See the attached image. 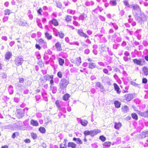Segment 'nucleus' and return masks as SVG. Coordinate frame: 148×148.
Here are the masks:
<instances>
[{
	"label": "nucleus",
	"instance_id": "obj_23",
	"mask_svg": "<svg viewBox=\"0 0 148 148\" xmlns=\"http://www.w3.org/2000/svg\"><path fill=\"white\" fill-rule=\"evenodd\" d=\"M18 23L20 26H25L27 25L26 21L24 20H20L19 21Z\"/></svg>",
	"mask_w": 148,
	"mask_h": 148
},
{
	"label": "nucleus",
	"instance_id": "obj_5",
	"mask_svg": "<svg viewBox=\"0 0 148 148\" xmlns=\"http://www.w3.org/2000/svg\"><path fill=\"white\" fill-rule=\"evenodd\" d=\"M23 59L21 56L16 57L14 60L15 63L17 66L21 65L23 63Z\"/></svg>",
	"mask_w": 148,
	"mask_h": 148
},
{
	"label": "nucleus",
	"instance_id": "obj_41",
	"mask_svg": "<svg viewBox=\"0 0 148 148\" xmlns=\"http://www.w3.org/2000/svg\"><path fill=\"white\" fill-rule=\"evenodd\" d=\"M109 25H112L113 27L116 29H117L118 28V27L116 23H109Z\"/></svg>",
	"mask_w": 148,
	"mask_h": 148
},
{
	"label": "nucleus",
	"instance_id": "obj_42",
	"mask_svg": "<svg viewBox=\"0 0 148 148\" xmlns=\"http://www.w3.org/2000/svg\"><path fill=\"white\" fill-rule=\"evenodd\" d=\"M107 49L108 53L109 55H110V56L114 55V54L112 52V50H111L109 48V47H107Z\"/></svg>",
	"mask_w": 148,
	"mask_h": 148
},
{
	"label": "nucleus",
	"instance_id": "obj_11",
	"mask_svg": "<svg viewBox=\"0 0 148 148\" xmlns=\"http://www.w3.org/2000/svg\"><path fill=\"white\" fill-rule=\"evenodd\" d=\"M77 33L78 34L82 37H84L85 38H88L89 36L86 33H84L82 30H77Z\"/></svg>",
	"mask_w": 148,
	"mask_h": 148
},
{
	"label": "nucleus",
	"instance_id": "obj_46",
	"mask_svg": "<svg viewBox=\"0 0 148 148\" xmlns=\"http://www.w3.org/2000/svg\"><path fill=\"white\" fill-rule=\"evenodd\" d=\"M39 131L42 133H44L45 132L46 130L44 127H40L39 129Z\"/></svg>",
	"mask_w": 148,
	"mask_h": 148
},
{
	"label": "nucleus",
	"instance_id": "obj_24",
	"mask_svg": "<svg viewBox=\"0 0 148 148\" xmlns=\"http://www.w3.org/2000/svg\"><path fill=\"white\" fill-rule=\"evenodd\" d=\"M45 37L48 40H50L52 38V35L50 34L47 31L45 32Z\"/></svg>",
	"mask_w": 148,
	"mask_h": 148
},
{
	"label": "nucleus",
	"instance_id": "obj_35",
	"mask_svg": "<svg viewBox=\"0 0 148 148\" xmlns=\"http://www.w3.org/2000/svg\"><path fill=\"white\" fill-rule=\"evenodd\" d=\"M143 70L145 75L147 76L148 75V69L146 67H143Z\"/></svg>",
	"mask_w": 148,
	"mask_h": 148
},
{
	"label": "nucleus",
	"instance_id": "obj_51",
	"mask_svg": "<svg viewBox=\"0 0 148 148\" xmlns=\"http://www.w3.org/2000/svg\"><path fill=\"white\" fill-rule=\"evenodd\" d=\"M11 12L10 10L8 9H6L4 11V14L5 15H9Z\"/></svg>",
	"mask_w": 148,
	"mask_h": 148
},
{
	"label": "nucleus",
	"instance_id": "obj_19",
	"mask_svg": "<svg viewBox=\"0 0 148 148\" xmlns=\"http://www.w3.org/2000/svg\"><path fill=\"white\" fill-rule=\"evenodd\" d=\"M12 55L11 52L8 51L7 52L5 55V59L7 60H9L12 56Z\"/></svg>",
	"mask_w": 148,
	"mask_h": 148
},
{
	"label": "nucleus",
	"instance_id": "obj_60",
	"mask_svg": "<svg viewBox=\"0 0 148 148\" xmlns=\"http://www.w3.org/2000/svg\"><path fill=\"white\" fill-rule=\"evenodd\" d=\"M55 103L59 109L61 108L60 104V102L58 101H56L55 102Z\"/></svg>",
	"mask_w": 148,
	"mask_h": 148
},
{
	"label": "nucleus",
	"instance_id": "obj_33",
	"mask_svg": "<svg viewBox=\"0 0 148 148\" xmlns=\"http://www.w3.org/2000/svg\"><path fill=\"white\" fill-rule=\"evenodd\" d=\"M80 122L81 124L84 126H86L88 123V121L86 120H82V119L80 120Z\"/></svg>",
	"mask_w": 148,
	"mask_h": 148
},
{
	"label": "nucleus",
	"instance_id": "obj_63",
	"mask_svg": "<svg viewBox=\"0 0 148 148\" xmlns=\"http://www.w3.org/2000/svg\"><path fill=\"white\" fill-rule=\"evenodd\" d=\"M58 76L60 78H61L62 77V73L61 71H59L57 74Z\"/></svg>",
	"mask_w": 148,
	"mask_h": 148
},
{
	"label": "nucleus",
	"instance_id": "obj_53",
	"mask_svg": "<svg viewBox=\"0 0 148 148\" xmlns=\"http://www.w3.org/2000/svg\"><path fill=\"white\" fill-rule=\"evenodd\" d=\"M84 134L85 136L87 135H90L91 136L90 131H89L88 130H86L84 132Z\"/></svg>",
	"mask_w": 148,
	"mask_h": 148
},
{
	"label": "nucleus",
	"instance_id": "obj_14",
	"mask_svg": "<svg viewBox=\"0 0 148 148\" xmlns=\"http://www.w3.org/2000/svg\"><path fill=\"white\" fill-rule=\"evenodd\" d=\"M137 113L139 115L141 116L145 117H148V110L144 112H141L140 111H138Z\"/></svg>",
	"mask_w": 148,
	"mask_h": 148
},
{
	"label": "nucleus",
	"instance_id": "obj_49",
	"mask_svg": "<svg viewBox=\"0 0 148 148\" xmlns=\"http://www.w3.org/2000/svg\"><path fill=\"white\" fill-rule=\"evenodd\" d=\"M99 18L102 21H106V18L102 15H99L98 16Z\"/></svg>",
	"mask_w": 148,
	"mask_h": 148
},
{
	"label": "nucleus",
	"instance_id": "obj_31",
	"mask_svg": "<svg viewBox=\"0 0 148 148\" xmlns=\"http://www.w3.org/2000/svg\"><path fill=\"white\" fill-rule=\"evenodd\" d=\"M68 147H71L72 148H75L76 146V145L73 142H69L68 144Z\"/></svg>",
	"mask_w": 148,
	"mask_h": 148
},
{
	"label": "nucleus",
	"instance_id": "obj_39",
	"mask_svg": "<svg viewBox=\"0 0 148 148\" xmlns=\"http://www.w3.org/2000/svg\"><path fill=\"white\" fill-rule=\"evenodd\" d=\"M58 61L59 64L61 66L63 65L64 62V60L60 58H58Z\"/></svg>",
	"mask_w": 148,
	"mask_h": 148
},
{
	"label": "nucleus",
	"instance_id": "obj_20",
	"mask_svg": "<svg viewBox=\"0 0 148 148\" xmlns=\"http://www.w3.org/2000/svg\"><path fill=\"white\" fill-rule=\"evenodd\" d=\"M73 140L75 141V142L78 144H82L83 143L82 140L79 138H73Z\"/></svg>",
	"mask_w": 148,
	"mask_h": 148
},
{
	"label": "nucleus",
	"instance_id": "obj_1",
	"mask_svg": "<svg viewBox=\"0 0 148 148\" xmlns=\"http://www.w3.org/2000/svg\"><path fill=\"white\" fill-rule=\"evenodd\" d=\"M69 83L68 80L65 78H63L61 79L59 83V89L60 93L62 94L65 93L64 90H65Z\"/></svg>",
	"mask_w": 148,
	"mask_h": 148
},
{
	"label": "nucleus",
	"instance_id": "obj_34",
	"mask_svg": "<svg viewBox=\"0 0 148 148\" xmlns=\"http://www.w3.org/2000/svg\"><path fill=\"white\" fill-rule=\"evenodd\" d=\"M85 4L86 6H92L94 4V2L92 1H87L86 2Z\"/></svg>",
	"mask_w": 148,
	"mask_h": 148
},
{
	"label": "nucleus",
	"instance_id": "obj_10",
	"mask_svg": "<svg viewBox=\"0 0 148 148\" xmlns=\"http://www.w3.org/2000/svg\"><path fill=\"white\" fill-rule=\"evenodd\" d=\"M38 42L44 49L47 48V42L42 38H40L38 40Z\"/></svg>",
	"mask_w": 148,
	"mask_h": 148
},
{
	"label": "nucleus",
	"instance_id": "obj_32",
	"mask_svg": "<svg viewBox=\"0 0 148 148\" xmlns=\"http://www.w3.org/2000/svg\"><path fill=\"white\" fill-rule=\"evenodd\" d=\"M36 22L37 24L38 25L40 28L42 29V24L40 22V20L39 18H37L36 19Z\"/></svg>",
	"mask_w": 148,
	"mask_h": 148
},
{
	"label": "nucleus",
	"instance_id": "obj_50",
	"mask_svg": "<svg viewBox=\"0 0 148 148\" xmlns=\"http://www.w3.org/2000/svg\"><path fill=\"white\" fill-rule=\"evenodd\" d=\"M110 4L112 6L116 5V0H112L110 1Z\"/></svg>",
	"mask_w": 148,
	"mask_h": 148
},
{
	"label": "nucleus",
	"instance_id": "obj_4",
	"mask_svg": "<svg viewBox=\"0 0 148 148\" xmlns=\"http://www.w3.org/2000/svg\"><path fill=\"white\" fill-rule=\"evenodd\" d=\"M43 77L46 81H49L50 85H54L53 81V75H49L47 74L45 75Z\"/></svg>",
	"mask_w": 148,
	"mask_h": 148
},
{
	"label": "nucleus",
	"instance_id": "obj_54",
	"mask_svg": "<svg viewBox=\"0 0 148 148\" xmlns=\"http://www.w3.org/2000/svg\"><path fill=\"white\" fill-rule=\"evenodd\" d=\"M69 44L70 45H77L79 46V43L77 41H76L73 42H69Z\"/></svg>",
	"mask_w": 148,
	"mask_h": 148
},
{
	"label": "nucleus",
	"instance_id": "obj_62",
	"mask_svg": "<svg viewBox=\"0 0 148 148\" xmlns=\"http://www.w3.org/2000/svg\"><path fill=\"white\" fill-rule=\"evenodd\" d=\"M119 46V44H114L113 45V48L114 49H117Z\"/></svg>",
	"mask_w": 148,
	"mask_h": 148
},
{
	"label": "nucleus",
	"instance_id": "obj_21",
	"mask_svg": "<svg viewBox=\"0 0 148 148\" xmlns=\"http://www.w3.org/2000/svg\"><path fill=\"white\" fill-rule=\"evenodd\" d=\"M31 124L33 126H37L38 125V123L37 121L32 119L30 121Z\"/></svg>",
	"mask_w": 148,
	"mask_h": 148
},
{
	"label": "nucleus",
	"instance_id": "obj_61",
	"mask_svg": "<svg viewBox=\"0 0 148 148\" xmlns=\"http://www.w3.org/2000/svg\"><path fill=\"white\" fill-rule=\"evenodd\" d=\"M142 44L144 47H147L148 46V43L145 40L143 41Z\"/></svg>",
	"mask_w": 148,
	"mask_h": 148
},
{
	"label": "nucleus",
	"instance_id": "obj_58",
	"mask_svg": "<svg viewBox=\"0 0 148 148\" xmlns=\"http://www.w3.org/2000/svg\"><path fill=\"white\" fill-rule=\"evenodd\" d=\"M67 12L68 13L73 14H74L75 12V11L72 10L70 9H68L67 10Z\"/></svg>",
	"mask_w": 148,
	"mask_h": 148
},
{
	"label": "nucleus",
	"instance_id": "obj_22",
	"mask_svg": "<svg viewBox=\"0 0 148 148\" xmlns=\"http://www.w3.org/2000/svg\"><path fill=\"white\" fill-rule=\"evenodd\" d=\"M54 85H50V88L52 90V92L53 93L55 94L56 93L57 91V88L56 86H53Z\"/></svg>",
	"mask_w": 148,
	"mask_h": 148
},
{
	"label": "nucleus",
	"instance_id": "obj_17",
	"mask_svg": "<svg viewBox=\"0 0 148 148\" xmlns=\"http://www.w3.org/2000/svg\"><path fill=\"white\" fill-rule=\"evenodd\" d=\"M140 138H144L148 136V131L142 132L140 135Z\"/></svg>",
	"mask_w": 148,
	"mask_h": 148
},
{
	"label": "nucleus",
	"instance_id": "obj_52",
	"mask_svg": "<svg viewBox=\"0 0 148 148\" xmlns=\"http://www.w3.org/2000/svg\"><path fill=\"white\" fill-rule=\"evenodd\" d=\"M44 59L45 60H49V58L48 55L47 53H45L43 57Z\"/></svg>",
	"mask_w": 148,
	"mask_h": 148
},
{
	"label": "nucleus",
	"instance_id": "obj_15",
	"mask_svg": "<svg viewBox=\"0 0 148 148\" xmlns=\"http://www.w3.org/2000/svg\"><path fill=\"white\" fill-rule=\"evenodd\" d=\"M113 86L114 87V89L116 91V93L118 94H119L121 92V90L118 85L115 83L113 84Z\"/></svg>",
	"mask_w": 148,
	"mask_h": 148
},
{
	"label": "nucleus",
	"instance_id": "obj_13",
	"mask_svg": "<svg viewBox=\"0 0 148 148\" xmlns=\"http://www.w3.org/2000/svg\"><path fill=\"white\" fill-rule=\"evenodd\" d=\"M101 132V131L98 129H95L90 131L91 136L93 137L94 136Z\"/></svg>",
	"mask_w": 148,
	"mask_h": 148
},
{
	"label": "nucleus",
	"instance_id": "obj_44",
	"mask_svg": "<svg viewBox=\"0 0 148 148\" xmlns=\"http://www.w3.org/2000/svg\"><path fill=\"white\" fill-rule=\"evenodd\" d=\"M115 107L117 108H119L120 107L121 103L118 101H115L114 102Z\"/></svg>",
	"mask_w": 148,
	"mask_h": 148
},
{
	"label": "nucleus",
	"instance_id": "obj_30",
	"mask_svg": "<svg viewBox=\"0 0 148 148\" xmlns=\"http://www.w3.org/2000/svg\"><path fill=\"white\" fill-rule=\"evenodd\" d=\"M123 3L124 5H125L127 7L130 8L131 5L129 4L128 1L127 0H123Z\"/></svg>",
	"mask_w": 148,
	"mask_h": 148
},
{
	"label": "nucleus",
	"instance_id": "obj_64",
	"mask_svg": "<svg viewBox=\"0 0 148 148\" xmlns=\"http://www.w3.org/2000/svg\"><path fill=\"white\" fill-rule=\"evenodd\" d=\"M8 18L9 17L8 16H4L3 18V23H5V22L7 21L8 20Z\"/></svg>",
	"mask_w": 148,
	"mask_h": 148
},
{
	"label": "nucleus",
	"instance_id": "obj_29",
	"mask_svg": "<svg viewBox=\"0 0 148 148\" xmlns=\"http://www.w3.org/2000/svg\"><path fill=\"white\" fill-rule=\"evenodd\" d=\"M121 126V123H115L114 127L116 129H118Z\"/></svg>",
	"mask_w": 148,
	"mask_h": 148
},
{
	"label": "nucleus",
	"instance_id": "obj_28",
	"mask_svg": "<svg viewBox=\"0 0 148 148\" xmlns=\"http://www.w3.org/2000/svg\"><path fill=\"white\" fill-rule=\"evenodd\" d=\"M51 23L54 26H57L58 25V23L56 19H53L50 21Z\"/></svg>",
	"mask_w": 148,
	"mask_h": 148
},
{
	"label": "nucleus",
	"instance_id": "obj_40",
	"mask_svg": "<svg viewBox=\"0 0 148 148\" xmlns=\"http://www.w3.org/2000/svg\"><path fill=\"white\" fill-rule=\"evenodd\" d=\"M56 36H59L60 38H62L64 37V35L63 33H62L61 32H58L56 33Z\"/></svg>",
	"mask_w": 148,
	"mask_h": 148
},
{
	"label": "nucleus",
	"instance_id": "obj_6",
	"mask_svg": "<svg viewBox=\"0 0 148 148\" xmlns=\"http://www.w3.org/2000/svg\"><path fill=\"white\" fill-rule=\"evenodd\" d=\"M112 38L114 39V42L116 41L117 42H120L122 40V38L121 37L120 35L118 33H115L112 36Z\"/></svg>",
	"mask_w": 148,
	"mask_h": 148
},
{
	"label": "nucleus",
	"instance_id": "obj_36",
	"mask_svg": "<svg viewBox=\"0 0 148 148\" xmlns=\"http://www.w3.org/2000/svg\"><path fill=\"white\" fill-rule=\"evenodd\" d=\"M87 17L86 15L83 14L80 15L79 17V20L83 21L84 20L85 18Z\"/></svg>",
	"mask_w": 148,
	"mask_h": 148
},
{
	"label": "nucleus",
	"instance_id": "obj_56",
	"mask_svg": "<svg viewBox=\"0 0 148 148\" xmlns=\"http://www.w3.org/2000/svg\"><path fill=\"white\" fill-rule=\"evenodd\" d=\"M132 118L135 120H137L138 116L137 115L136 113H133L132 114Z\"/></svg>",
	"mask_w": 148,
	"mask_h": 148
},
{
	"label": "nucleus",
	"instance_id": "obj_38",
	"mask_svg": "<svg viewBox=\"0 0 148 148\" xmlns=\"http://www.w3.org/2000/svg\"><path fill=\"white\" fill-rule=\"evenodd\" d=\"M76 61H77V64L78 66H79L82 62L81 59L80 57H79L76 58Z\"/></svg>",
	"mask_w": 148,
	"mask_h": 148
},
{
	"label": "nucleus",
	"instance_id": "obj_27",
	"mask_svg": "<svg viewBox=\"0 0 148 148\" xmlns=\"http://www.w3.org/2000/svg\"><path fill=\"white\" fill-rule=\"evenodd\" d=\"M70 97V95L69 94H66L64 95L62 97L63 100L64 101H67Z\"/></svg>",
	"mask_w": 148,
	"mask_h": 148
},
{
	"label": "nucleus",
	"instance_id": "obj_26",
	"mask_svg": "<svg viewBox=\"0 0 148 148\" xmlns=\"http://www.w3.org/2000/svg\"><path fill=\"white\" fill-rule=\"evenodd\" d=\"M8 91L10 94H13L14 92L13 87L12 85H10L8 87Z\"/></svg>",
	"mask_w": 148,
	"mask_h": 148
},
{
	"label": "nucleus",
	"instance_id": "obj_47",
	"mask_svg": "<svg viewBox=\"0 0 148 148\" xmlns=\"http://www.w3.org/2000/svg\"><path fill=\"white\" fill-rule=\"evenodd\" d=\"M72 16L69 15H67L65 18V20L67 22L71 21V20Z\"/></svg>",
	"mask_w": 148,
	"mask_h": 148
},
{
	"label": "nucleus",
	"instance_id": "obj_57",
	"mask_svg": "<svg viewBox=\"0 0 148 148\" xmlns=\"http://www.w3.org/2000/svg\"><path fill=\"white\" fill-rule=\"evenodd\" d=\"M57 6L59 8H61L62 7V5L61 3L59 1H56V2Z\"/></svg>",
	"mask_w": 148,
	"mask_h": 148
},
{
	"label": "nucleus",
	"instance_id": "obj_59",
	"mask_svg": "<svg viewBox=\"0 0 148 148\" xmlns=\"http://www.w3.org/2000/svg\"><path fill=\"white\" fill-rule=\"evenodd\" d=\"M103 72L106 74L108 75H109L110 74V73H109L108 70L106 69H104L103 70Z\"/></svg>",
	"mask_w": 148,
	"mask_h": 148
},
{
	"label": "nucleus",
	"instance_id": "obj_16",
	"mask_svg": "<svg viewBox=\"0 0 148 148\" xmlns=\"http://www.w3.org/2000/svg\"><path fill=\"white\" fill-rule=\"evenodd\" d=\"M55 46L56 49L58 51H60L62 50L61 45L59 42H57L55 44Z\"/></svg>",
	"mask_w": 148,
	"mask_h": 148
},
{
	"label": "nucleus",
	"instance_id": "obj_2",
	"mask_svg": "<svg viewBox=\"0 0 148 148\" xmlns=\"http://www.w3.org/2000/svg\"><path fill=\"white\" fill-rule=\"evenodd\" d=\"M133 14L135 17V20L141 24L142 22L146 19L145 15L143 12H141V16H138V14L136 12H133Z\"/></svg>",
	"mask_w": 148,
	"mask_h": 148
},
{
	"label": "nucleus",
	"instance_id": "obj_12",
	"mask_svg": "<svg viewBox=\"0 0 148 148\" xmlns=\"http://www.w3.org/2000/svg\"><path fill=\"white\" fill-rule=\"evenodd\" d=\"M142 30L141 29H139L136 30L134 33V35L136 36L138 40H140L141 39V35L140 34V32Z\"/></svg>",
	"mask_w": 148,
	"mask_h": 148
},
{
	"label": "nucleus",
	"instance_id": "obj_25",
	"mask_svg": "<svg viewBox=\"0 0 148 148\" xmlns=\"http://www.w3.org/2000/svg\"><path fill=\"white\" fill-rule=\"evenodd\" d=\"M88 67L90 69H92L95 68H97L95 63L92 62H90L88 63Z\"/></svg>",
	"mask_w": 148,
	"mask_h": 148
},
{
	"label": "nucleus",
	"instance_id": "obj_9",
	"mask_svg": "<svg viewBox=\"0 0 148 148\" xmlns=\"http://www.w3.org/2000/svg\"><path fill=\"white\" fill-rule=\"evenodd\" d=\"M134 94H129L125 95L124 97L125 99L127 101H130L134 98Z\"/></svg>",
	"mask_w": 148,
	"mask_h": 148
},
{
	"label": "nucleus",
	"instance_id": "obj_7",
	"mask_svg": "<svg viewBox=\"0 0 148 148\" xmlns=\"http://www.w3.org/2000/svg\"><path fill=\"white\" fill-rule=\"evenodd\" d=\"M130 8L132 9V12L137 11L138 12H141L140 8L139 6L137 4H133L131 5Z\"/></svg>",
	"mask_w": 148,
	"mask_h": 148
},
{
	"label": "nucleus",
	"instance_id": "obj_3",
	"mask_svg": "<svg viewBox=\"0 0 148 148\" xmlns=\"http://www.w3.org/2000/svg\"><path fill=\"white\" fill-rule=\"evenodd\" d=\"M133 62L135 64L140 66H142L144 65L146 63V62L145 60L142 58L134 59L133 60Z\"/></svg>",
	"mask_w": 148,
	"mask_h": 148
},
{
	"label": "nucleus",
	"instance_id": "obj_43",
	"mask_svg": "<svg viewBox=\"0 0 148 148\" xmlns=\"http://www.w3.org/2000/svg\"><path fill=\"white\" fill-rule=\"evenodd\" d=\"M31 135L32 138L34 140L36 139L38 137L37 135L36 134L34 133H31Z\"/></svg>",
	"mask_w": 148,
	"mask_h": 148
},
{
	"label": "nucleus",
	"instance_id": "obj_48",
	"mask_svg": "<svg viewBox=\"0 0 148 148\" xmlns=\"http://www.w3.org/2000/svg\"><path fill=\"white\" fill-rule=\"evenodd\" d=\"M111 144V143L109 142H105L103 144V146L105 147H109Z\"/></svg>",
	"mask_w": 148,
	"mask_h": 148
},
{
	"label": "nucleus",
	"instance_id": "obj_45",
	"mask_svg": "<svg viewBox=\"0 0 148 148\" xmlns=\"http://www.w3.org/2000/svg\"><path fill=\"white\" fill-rule=\"evenodd\" d=\"M122 109L123 112L125 113L127 112L129 110L128 107L126 106H124L122 108Z\"/></svg>",
	"mask_w": 148,
	"mask_h": 148
},
{
	"label": "nucleus",
	"instance_id": "obj_8",
	"mask_svg": "<svg viewBox=\"0 0 148 148\" xmlns=\"http://www.w3.org/2000/svg\"><path fill=\"white\" fill-rule=\"evenodd\" d=\"M16 116L19 118L23 117L24 115V110L23 109H18L16 111Z\"/></svg>",
	"mask_w": 148,
	"mask_h": 148
},
{
	"label": "nucleus",
	"instance_id": "obj_55",
	"mask_svg": "<svg viewBox=\"0 0 148 148\" xmlns=\"http://www.w3.org/2000/svg\"><path fill=\"white\" fill-rule=\"evenodd\" d=\"M101 49L103 51H106V46L105 45H102L101 46Z\"/></svg>",
	"mask_w": 148,
	"mask_h": 148
},
{
	"label": "nucleus",
	"instance_id": "obj_37",
	"mask_svg": "<svg viewBox=\"0 0 148 148\" xmlns=\"http://www.w3.org/2000/svg\"><path fill=\"white\" fill-rule=\"evenodd\" d=\"M107 42V39L104 37H103L100 38L99 42L100 43H106Z\"/></svg>",
	"mask_w": 148,
	"mask_h": 148
},
{
	"label": "nucleus",
	"instance_id": "obj_18",
	"mask_svg": "<svg viewBox=\"0 0 148 148\" xmlns=\"http://www.w3.org/2000/svg\"><path fill=\"white\" fill-rule=\"evenodd\" d=\"M96 86L100 88L101 92H103L104 91V87L100 82H97L96 84Z\"/></svg>",
	"mask_w": 148,
	"mask_h": 148
}]
</instances>
